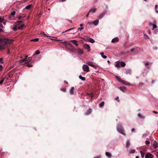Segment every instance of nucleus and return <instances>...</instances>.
Segmentation results:
<instances>
[{
    "instance_id": "3",
    "label": "nucleus",
    "mask_w": 158,
    "mask_h": 158,
    "mask_svg": "<svg viewBox=\"0 0 158 158\" xmlns=\"http://www.w3.org/2000/svg\"><path fill=\"white\" fill-rule=\"evenodd\" d=\"M82 68L83 71L85 73H88L90 71L89 67L87 65H83Z\"/></svg>"
},
{
    "instance_id": "56",
    "label": "nucleus",
    "mask_w": 158,
    "mask_h": 158,
    "mask_svg": "<svg viewBox=\"0 0 158 158\" xmlns=\"http://www.w3.org/2000/svg\"><path fill=\"white\" fill-rule=\"evenodd\" d=\"M112 40H119V39L118 37H115L113 38Z\"/></svg>"
},
{
    "instance_id": "23",
    "label": "nucleus",
    "mask_w": 158,
    "mask_h": 158,
    "mask_svg": "<svg viewBox=\"0 0 158 158\" xmlns=\"http://www.w3.org/2000/svg\"><path fill=\"white\" fill-rule=\"evenodd\" d=\"M98 23L99 20L98 19H97L93 22V24H94L95 25H97Z\"/></svg>"
},
{
    "instance_id": "38",
    "label": "nucleus",
    "mask_w": 158,
    "mask_h": 158,
    "mask_svg": "<svg viewBox=\"0 0 158 158\" xmlns=\"http://www.w3.org/2000/svg\"><path fill=\"white\" fill-rule=\"evenodd\" d=\"M157 7H158V6L157 5H156L155 6V10H156V12L157 13H158V11H157Z\"/></svg>"
},
{
    "instance_id": "24",
    "label": "nucleus",
    "mask_w": 158,
    "mask_h": 158,
    "mask_svg": "<svg viewBox=\"0 0 158 158\" xmlns=\"http://www.w3.org/2000/svg\"><path fill=\"white\" fill-rule=\"evenodd\" d=\"M2 23L4 24L5 23L4 19L0 17V23Z\"/></svg>"
},
{
    "instance_id": "52",
    "label": "nucleus",
    "mask_w": 158,
    "mask_h": 158,
    "mask_svg": "<svg viewBox=\"0 0 158 158\" xmlns=\"http://www.w3.org/2000/svg\"><path fill=\"white\" fill-rule=\"evenodd\" d=\"M144 36H145V39H148V36L147 35L145 34L144 35Z\"/></svg>"
},
{
    "instance_id": "4",
    "label": "nucleus",
    "mask_w": 158,
    "mask_h": 158,
    "mask_svg": "<svg viewBox=\"0 0 158 158\" xmlns=\"http://www.w3.org/2000/svg\"><path fill=\"white\" fill-rule=\"evenodd\" d=\"M84 48L87 49L88 52H89L90 51V47L89 45L87 44H85L83 46Z\"/></svg>"
},
{
    "instance_id": "32",
    "label": "nucleus",
    "mask_w": 158,
    "mask_h": 158,
    "mask_svg": "<svg viewBox=\"0 0 158 158\" xmlns=\"http://www.w3.org/2000/svg\"><path fill=\"white\" fill-rule=\"evenodd\" d=\"M31 5H28L27 6L25 7V9H27V10H29V9H30L31 8Z\"/></svg>"
},
{
    "instance_id": "20",
    "label": "nucleus",
    "mask_w": 158,
    "mask_h": 158,
    "mask_svg": "<svg viewBox=\"0 0 158 158\" xmlns=\"http://www.w3.org/2000/svg\"><path fill=\"white\" fill-rule=\"evenodd\" d=\"M100 54L103 59H105L107 58V56H106L104 55L103 52H102L100 53Z\"/></svg>"
},
{
    "instance_id": "30",
    "label": "nucleus",
    "mask_w": 158,
    "mask_h": 158,
    "mask_svg": "<svg viewBox=\"0 0 158 158\" xmlns=\"http://www.w3.org/2000/svg\"><path fill=\"white\" fill-rule=\"evenodd\" d=\"M105 154L106 155L109 157H110L111 156L110 154L108 152H106Z\"/></svg>"
},
{
    "instance_id": "5",
    "label": "nucleus",
    "mask_w": 158,
    "mask_h": 158,
    "mask_svg": "<svg viewBox=\"0 0 158 158\" xmlns=\"http://www.w3.org/2000/svg\"><path fill=\"white\" fill-rule=\"evenodd\" d=\"M153 156L150 153H147L145 155V158H153Z\"/></svg>"
},
{
    "instance_id": "36",
    "label": "nucleus",
    "mask_w": 158,
    "mask_h": 158,
    "mask_svg": "<svg viewBox=\"0 0 158 158\" xmlns=\"http://www.w3.org/2000/svg\"><path fill=\"white\" fill-rule=\"evenodd\" d=\"M40 53V52L39 50H37L35 53L34 54V55L39 54Z\"/></svg>"
},
{
    "instance_id": "9",
    "label": "nucleus",
    "mask_w": 158,
    "mask_h": 158,
    "mask_svg": "<svg viewBox=\"0 0 158 158\" xmlns=\"http://www.w3.org/2000/svg\"><path fill=\"white\" fill-rule=\"evenodd\" d=\"M79 38H80L83 39V40H93L92 38H89V37L88 36H85L84 38L81 37H79Z\"/></svg>"
},
{
    "instance_id": "31",
    "label": "nucleus",
    "mask_w": 158,
    "mask_h": 158,
    "mask_svg": "<svg viewBox=\"0 0 158 158\" xmlns=\"http://www.w3.org/2000/svg\"><path fill=\"white\" fill-rule=\"evenodd\" d=\"M79 78H80V79L83 81H84L85 80V78L84 77H82L81 75H80L79 76Z\"/></svg>"
},
{
    "instance_id": "51",
    "label": "nucleus",
    "mask_w": 158,
    "mask_h": 158,
    "mask_svg": "<svg viewBox=\"0 0 158 158\" xmlns=\"http://www.w3.org/2000/svg\"><path fill=\"white\" fill-rule=\"evenodd\" d=\"M119 99V97H116L115 98V99L116 100H118V102H119V100L118 99Z\"/></svg>"
},
{
    "instance_id": "39",
    "label": "nucleus",
    "mask_w": 158,
    "mask_h": 158,
    "mask_svg": "<svg viewBox=\"0 0 158 158\" xmlns=\"http://www.w3.org/2000/svg\"><path fill=\"white\" fill-rule=\"evenodd\" d=\"M27 65V67H31L32 66V65L29 64L28 63H26Z\"/></svg>"
},
{
    "instance_id": "59",
    "label": "nucleus",
    "mask_w": 158,
    "mask_h": 158,
    "mask_svg": "<svg viewBox=\"0 0 158 158\" xmlns=\"http://www.w3.org/2000/svg\"><path fill=\"white\" fill-rule=\"evenodd\" d=\"M135 128H132V129H131V132H133L134 131H135Z\"/></svg>"
},
{
    "instance_id": "16",
    "label": "nucleus",
    "mask_w": 158,
    "mask_h": 158,
    "mask_svg": "<svg viewBox=\"0 0 158 158\" xmlns=\"http://www.w3.org/2000/svg\"><path fill=\"white\" fill-rule=\"evenodd\" d=\"M71 42H72L75 45L77 46L78 45V44L77 43V42L76 41V40H71Z\"/></svg>"
},
{
    "instance_id": "29",
    "label": "nucleus",
    "mask_w": 158,
    "mask_h": 158,
    "mask_svg": "<svg viewBox=\"0 0 158 158\" xmlns=\"http://www.w3.org/2000/svg\"><path fill=\"white\" fill-rule=\"evenodd\" d=\"M32 60V58L31 57H29L28 58H27V62L29 63L31 62Z\"/></svg>"
},
{
    "instance_id": "44",
    "label": "nucleus",
    "mask_w": 158,
    "mask_h": 158,
    "mask_svg": "<svg viewBox=\"0 0 158 158\" xmlns=\"http://www.w3.org/2000/svg\"><path fill=\"white\" fill-rule=\"evenodd\" d=\"M135 150H132L130 151V153L131 154H133L135 153Z\"/></svg>"
},
{
    "instance_id": "58",
    "label": "nucleus",
    "mask_w": 158,
    "mask_h": 158,
    "mask_svg": "<svg viewBox=\"0 0 158 158\" xmlns=\"http://www.w3.org/2000/svg\"><path fill=\"white\" fill-rule=\"evenodd\" d=\"M22 21H17L16 22V23H22Z\"/></svg>"
},
{
    "instance_id": "22",
    "label": "nucleus",
    "mask_w": 158,
    "mask_h": 158,
    "mask_svg": "<svg viewBox=\"0 0 158 158\" xmlns=\"http://www.w3.org/2000/svg\"><path fill=\"white\" fill-rule=\"evenodd\" d=\"M130 145V141L129 140H127V141L126 147L127 148H128Z\"/></svg>"
},
{
    "instance_id": "33",
    "label": "nucleus",
    "mask_w": 158,
    "mask_h": 158,
    "mask_svg": "<svg viewBox=\"0 0 158 158\" xmlns=\"http://www.w3.org/2000/svg\"><path fill=\"white\" fill-rule=\"evenodd\" d=\"M104 102L103 101V102H102L99 105L100 107H103L104 105Z\"/></svg>"
},
{
    "instance_id": "13",
    "label": "nucleus",
    "mask_w": 158,
    "mask_h": 158,
    "mask_svg": "<svg viewBox=\"0 0 158 158\" xmlns=\"http://www.w3.org/2000/svg\"><path fill=\"white\" fill-rule=\"evenodd\" d=\"M92 110L90 109H89L85 113V115H87L90 114L91 113Z\"/></svg>"
},
{
    "instance_id": "1",
    "label": "nucleus",
    "mask_w": 158,
    "mask_h": 158,
    "mask_svg": "<svg viewBox=\"0 0 158 158\" xmlns=\"http://www.w3.org/2000/svg\"><path fill=\"white\" fill-rule=\"evenodd\" d=\"M12 40H0V49H4L9 43L10 44V42H9V41Z\"/></svg>"
},
{
    "instance_id": "17",
    "label": "nucleus",
    "mask_w": 158,
    "mask_h": 158,
    "mask_svg": "<svg viewBox=\"0 0 158 158\" xmlns=\"http://www.w3.org/2000/svg\"><path fill=\"white\" fill-rule=\"evenodd\" d=\"M105 15V14L104 13H102L98 17V19H101Z\"/></svg>"
},
{
    "instance_id": "53",
    "label": "nucleus",
    "mask_w": 158,
    "mask_h": 158,
    "mask_svg": "<svg viewBox=\"0 0 158 158\" xmlns=\"http://www.w3.org/2000/svg\"><path fill=\"white\" fill-rule=\"evenodd\" d=\"M3 67L2 65L0 64V70H1L2 69Z\"/></svg>"
},
{
    "instance_id": "26",
    "label": "nucleus",
    "mask_w": 158,
    "mask_h": 158,
    "mask_svg": "<svg viewBox=\"0 0 158 158\" xmlns=\"http://www.w3.org/2000/svg\"><path fill=\"white\" fill-rule=\"evenodd\" d=\"M120 65H121V66L122 67H124L126 65L125 63L124 62H122V61L120 62Z\"/></svg>"
},
{
    "instance_id": "11",
    "label": "nucleus",
    "mask_w": 158,
    "mask_h": 158,
    "mask_svg": "<svg viewBox=\"0 0 158 158\" xmlns=\"http://www.w3.org/2000/svg\"><path fill=\"white\" fill-rule=\"evenodd\" d=\"M11 28L14 31L17 30V27L16 25H14L11 27Z\"/></svg>"
},
{
    "instance_id": "63",
    "label": "nucleus",
    "mask_w": 158,
    "mask_h": 158,
    "mask_svg": "<svg viewBox=\"0 0 158 158\" xmlns=\"http://www.w3.org/2000/svg\"><path fill=\"white\" fill-rule=\"evenodd\" d=\"M153 113H155V114H157V112H156V111H154L152 112Z\"/></svg>"
},
{
    "instance_id": "60",
    "label": "nucleus",
    "mask_w": 158,
    "mask_h": 158,
    "mask_svg": "<svg viewBox=\"0 0 158 158\" xmlns=\"http://www.w3.org/2000/svg\"><path fill=\"white\" fill-rule=\"evenodd\" d=\"M61 90H62L64 92H65L66 89H61Z\"/></svg>"
},
{
    "instance_id": "47",
    "label": "nucleus",
    "mask_w": 158,
    "mask_h": 158,
    "mask_svg": "<svg viewBox=\"0 0 158 158\" xmlns=\"http://www.w3.org/2000/svg\"><path fill=\"white\" fill-rule=\"evenodd\" d=\"M89 42L92 43H94L95 42L94 40H89Z\"/></svg>"
},
{
    "instance_id": "48",
    "label": "nucleus",
    "mask_w": 158,
    "mask_h": 158,
    "mask_svg": "<svg viewBox=\"0 0 158 158\" xmlns=\"http://www.w3.org/2000/svg\"><path fill=\"white\" fill-rule=\"evenodd\" d=\"M74 28V27H73V28H70V29H68V30H67L66 31H65V32H66L68 31H70V30H72V29H73Z\"/></svg>"
},
{
    "instance_id": "64",
    "label": "nucleus",
    "mask_w": 158,
    "mask_h": 158,
    "mask_svg": "<svg viewBox=\"0 0 158 158\" xmlns=\"http://www.w3.org/2000/svg\"><path fill=\"white\" fill-rule=\"evenodd\" d=\"M148 33L149 34H151V31L150 30H148Z\"/></svg>"
},
{
    "instance_id": "19",
    "label": "nucleus",
    "mask_w": 158,
    "mask_h": 158,
    "mask_svg": "<svg viewBox=\"0 0 158 158\" xmlns=\"http://www.w3.org/2000/svg\"><path fill=\"white\" fill-rule=\"evenodd\" d=\"M74 87H73L70 90V93L71 94H74Z\"/></svg>"
},
{
    "instance_id": "57",
    "label": "nucleus",
    "mask_w": 158,
    "mask_h": 158,
    "mask_svg": "<svg viewBox=\"0 0 158 158\" xmlns=\"http://www.w3.org/2000/svg\"><path fill=\"white\" fill-rule=\"evenodd\" d=\"M149 63L148 62H147V63H145V65L146 66H147V65H149Z\"/></svg>"
},
{
    "instance_id": "50",
    "label": "nucleus",
    "mask_w": 158,
    "mask_h": 158,
    "mask_svg": "<svg viewBox=\"0 0 158 158\" xmlns=\"http://www.w3.org/2000/svg\"><path fill=\"white\" fill-rule=\"evenodd\" d=\"M3 62V59L2 58H0V63H2Z\"/></svg>"
},
{
    "instance_id": "7",
    "label": "nucleus",
    "mask_w": 158,
    "mask_h": 158,
    "mask_svg": "<svg viewBox=\"0 0 158 158\" xmlns=\"http://www.w3.org/2000/svg\"><path fill=\"white\" fill-rule=\"evenodd\" d=\"M137 48H133L131 49V53H133L134 52H137L138 51H137Z\"/></svg>"
},
{
    "instance_id": "8",
    "label": "nucleus",
    "mask_w": 158,
    "mask_h": 158,
    "mask_svg": "<svg viewBox=\"0 0 158 158\" xmlns=\"http://www.w3.org/2000/svg\"><path fill=\"white\" fill-rule=\"evenodd\" d=\"M64 44L65 45L66 47L68 48H69L70 47H72L71 45L69 43H67V42H64Z\"/></svg>"
},
{
    "instance_id": "61",
    "label": "nucleus",
    "mask_w": 158,
    "mask_h": 158,
    "mask_svg": "<svg viewBox=\"0 0 158 158\" xmlns=\"http://www.w3.org/2000/svg\"><path fill=\"white\" fill-rule=\"evenodd\" d=\"M84 24L83 23H81L80 24V26L81 27H83Z\"/></svg>"
},
{
    "instance_id": "62",
    "label": "nucleus",
    "mask_w": 158,
    "mask_h": 158,
    "mask_svg": "<svg viewBox=\"0 0 158 158\" xmlns=\"http://www.w3.org/2000/svg\"><path fill=\"white\" fill-rule=\"evenodd\" d=\"M149 26H151L153 24L152 23H149Z\"/></svg>"
},
{
    "instance_id": "54",
    "label": "nucleus",
    "mask_w": 158,
    "mask_h": 158,
    "mask_svg": "<svg viewBox=\"0 0 158 158\" xmlns=\"http://www.w3.org/2000/svg\"><path fill=\"white\" fill-rule=\"evenodd\" d=\"M22 17V16H19L18 17V20H20V19H21V18Z\"/></svg>"
},
{
    "instance_id": "41",
    "label": "nucleus",
    "mask_w": 158,
    "mask_h": 158,
    "mask_svg": "<svg viewBox=\"0 0 158 158\" xmlns=\"http://www.w3.org/2000/svg\"><path fill=\"white\" fill-rule=\"evenodd\" d=\"M6 79H8V78H9V77H10V74L9 73H8V74L7 75V76L6 77Z\"/></svg>"
},
{
    "instance_id": "25",
    "label": "nucleus",
    "mask_w": 158,
    "mask_h": 158,
    "mask_svg": "<svg viewBox=\"0 0 158 158\" xmlns=\"http://www.w3.org/2000/svg\"><path fill=\"white\" fill-rule=\"evenodd\" d=\"M140 152L141 154V156L142 157L144 158V156L145 157V155L146 154L144 153L142 151H140Z\"/></svg>"
},
{
    "instance_id": "49",
    "label": "nucleus",
    "mask_w": 158,
    "mask_h": 158,
    "mask_svg": "<svg viewBox=\"0 0 158 158\" xmlns=\"http://www.w3.org/2000/svg\"><path fill=\"white\" fill-rule=\"evenodd\" d=\"M88 23L89 25H91L93 24V22H88Z\"/></svg>"
},
{
    "instance_id": "27",
    "label": "nucleus",
    "mask_w": 158,
    "mask_h": 158,
    "mask_svg": "<svg viewBox=\"0 0 158 158\" xmlns=\"http://www.w3.org/2000/svg\"><path fill=\"white\" fill-rule=\"evenodd\" d=\"M24 26H25V25L24 24H23L22 25H21L20 26L18 27V29H22Z\"/></svg>"
},
{
    "instance_id": "2",
    "label": "nucleus",
    "mask_w": 158,
    "mask_h": 158,
    "mask_svg": "<svg viewBox=\"0 0 158 158\" xmlns=\"http://www.w3.org/2000/svg\"><path fill=\"white\" fill-rule=\"evenodd\" d=\"M117 129L118 131L120 133L125 135V134L123 133V128L121 125L120 124H118L117 127Z\"/></svg>"
},
{
    "instance_id": "46",
    "label": "nucleus",
    "mask_w": 158,
    "mask_h": 158,
    "mask_svg": "<svg viewBox=\"0 0 158 158\" xmlns=\"http://www.w3.org/2000/svg\"><path fill=\"white\" fill-rule=\"evenodd\" d=\"M42 14L43 13L40 12V13H39L38 15L39 17L40 18L41 16V15H42Z\"/></svg>"
},
{
    "instance_id": "14",
    "label": "nucleus",
    "mask_w": 158,
    "mask_h": 158,
    "mask_svg": "<svg viewBox=\"0 0 158 158\" xmlns=\"http://www.w3.org/2000/svg\"><path fill=\"white\" fill-rule=\"evenodd\" d=\"M77 53L79 54H82L83 53V51L82 49H79L77 50Z\"/></svg>"
},
{
    "instance_id": "12",
    "label": "nucleus",
    "mask_w": 158,
    "mask_h": 158,
    "mask_svg": "<svg viewBox=\"0 0 158 158\" xmlns=\"http://www.w3.org/2000/svg\"><path fill=\"white\" fill-rule=\"evenodd\" d=\"M27 59V58H25L23 59H21L18 61V62H19L20 64L21 63H22L23 62H24V61H26Z\"/></svg>"
},
{
    "instance_id": "42",
    "label": "nucleus",
    "mask_w": 158,
    "mask_h": 158,
    "mask_svg": "<svg viewBox=\"0 0 158 158\" xmlns=\"http://www.w3.org/2000/svg\"><path fill=\"white\" fill-rule=\"evenodd\" d=\"M150 142L147 140H146L145 142V143L146 145L149 144H150Z\"/></svg>"
},
{
    "instance_id": "18",
    "label": "nucleus",
    "mask_w": 158,
    "mask_h": 158,
    "mask_svg": "<svg viewBox=\"0 0 158 158\" xmlns=\"http://www.w3.org/2000/svg\"><path fill=\"white\" fill-rule=\"evenodd\" d=\"M115 66L117 67H119L120 66V62H116L115 64Z\"/></svg>"
},
{
    "instance_id": "45",
    "label": "nucleus",
    "mask_w": 158,
    "mask_h": 158,
    "mask_svg": "<svg viewBox=\"0 0 158 158\" xmlns=\"http://www.w3.org/2000/svg\"><path fill=\"white\" fill-rule=\"evenodd\" d=\"M15 14V11H13L11 13V15H14Z\"/></svg>"
},
{
    "instance_id": "37",
    "label": "nucleus",
    "mask_w": 158,
    "mask_h": 158,
    "mask_svg": "<svg viewBox=\"0 0 158 158\" xmlns=\"http://www.w3.org/2000/svg\"><path fill=\"white\" fill-rule=\"evenodd\" d=\"M152 26H153L152 30H154L155 28H156L157 27V26L155 24H153Z\"/></svg>"
},
{
    "instance_id": "10",
    "label": "nucleus",
    "mask_w": 158,
    "mask_h": 158,
    "mask_svg": "<svg viewBox=\"0 0 158 158\" xmlns=\"http://www.w3.org/2000/svg\"><path fill=\"white\" fill-rule=\"evenodd\" d=\"M132 73L131 70L130 69H127L126 71V73L127 74H131Z\"/></svg>"
},
{
    "instance_id": "43",
    "label": "nucleus",
    "mask_w": 158,
    "mask_h": 158,
    "mask_svg": "<svg viewBox=\"0 0 158 158\" xmlns=\"http://www.w3.org/2000/svg\"><path fill=\"white\" fill-rule=\"evenodd\" d=\"M78 29L80 30V31L83 30L84 29V27H79L78 28Z\"/></svg>"
},
{
    "instance_id": "28",
    "label": "nucleus",
    "mask_w": 158,
    "mask_h": 158,
    "mask_svg": "<svg viewBox=\"0 0 158 158\" xmlns=\"http://www.w3.org/2000/svg\"><path fill=\"white\" fill-rule=\"evenodd\" d=\"M120 90L124 92L126 89V88L124 87H121L119 88Z\"/></svg>"
},
{
    "instance_id": "21",
    "label": "nucleus",
    "mask_w": 158,
    "mask_h": 158,
    "mask_svg": "<svg viewBox=\"0 0 158 158\" xmlns=\"http://www.w3.org/2000/svg\"><path fill=\"white\" fill-rule=\"evenodd\" d=\"M96 11V10L95 8H93L89 10V13H94Z\"/></svg>"
},
{
    "instance_id": "34",
    "label": "nucleus",
    "mask_w": 158,
    "mask_h": 158,
    "mask_svg": "<svg viewBox=\"0 0 158 158\" xmlns=\"http://www.w3.org/2000/svg\"><path fill=\"white\" fill-rule=\"evenodd\" d=\"M137 116L139 118L144 119L145 117H144L142 116L140 114H137Z\"/></svg>"
},
{
    "instance_id": "35",
    "label": "nucleus",
    "mask_w": 158,
    "mask_h": 158,
    "mask_svg": "<svg viewBox=\"0 0 158 158\" xmlns=\"http://www.w3.org/2000/svg\"><path fill=\"white\" fill-rule=\"evenodd\" d=\"M123 83L126 85H130V84L128 82L125 81H123Z\"/></svg>"
},
{
    "instance_id": "15",
    "label": "nucleus",
    "mask_w": 158,
    "mask_h": 158,
    "mask_svg": "<svg viewBox=\"0 0 158 158\" xmlns=\"http://www.w3.org/2000/svg\"><path fill=\"white\" fill-rule=\"evenodd\" d=\"M154 142L153 144V148L154 149H156L158 147V144L156 141H155Z\"/></svg>"
},
{
    "instance_id": "6",
    "label": "nucleus",
    "mask_w": 158,
    "mask_h": 158,
    "mask_svg": "<svg viewBox=\"0 0 158 158\" xmlns=\"http://www.w3.org/2000/svg\"><path fill=\"white\" fill-rule=\"evenodd\" d=\"M87 63L88 65H89V66H91V67H95V68L97 67L94 64L93 62H92L91 61H88L87 62Z\"/></svg>"
},
{
    "instance_id": "55",
    "label": "nucleus",
    "mask_w": 158,
    "mask_h": 158,
    "mask_svg": "<svg viewBox=\"0 0 158 158\" xmlns=\"http://www.w3.org/2000/svg\"><path fill=\"white\" fill-rule=\"evenodd\" d=\"M3 82V80H2L0 81V84H2Z\"/></svg>"
},
{
    "instance_id": "40",
    "label": "nucleus",
    "mask_w": 158,
    "mask_h": 158,
    "mask_svg": "<svg viewBox=\"0 0 158 158\" xmlns=\"http://www.w3.org/2000/svg\"><path fill=\"white\" fill-rule=\"evenodd\" d=\"M118 41V40H111L112 43H117Z\"/></svg>"
}]
</instances>
